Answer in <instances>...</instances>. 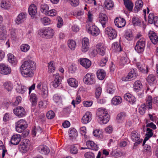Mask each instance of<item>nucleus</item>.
Returning a JSON list of instances; mask_svg holds the SVG:
<instances>
[{
    "instance_id": "nucleus-21",
    "label": "nucleus",
    "mask_w": 158,
    "mask_h": 158,
    "mask_svg": "<svg viewBox=\"0 0 158 158\" xmlns=\"http://www.w3.org/2000/svg\"><path fill=\"white\" fill-rule=\"evenodd\" d=\"M80 63L81 65L86 69L89 68L91 64V61L87 58L80 59Z\"/></svg>"
},
{
    "instance_id": "nucleus-24",
    "label": "nucleus",
    "mask_w": 158,
    "mask_h": 158,
    "mask_svg": "<svg viewBox=\"0 0 158 158\" xmlns=\"http://www.w3.org/2000/svg\"><path fill=\"white\" fill-rule=\"evenodd\" d=\"M61 77L59 76L58 73H56V74L55 78L52 82L53 86L55 88H57L61 83Z\"/></svg>"
},
{
    "instance_id": "nucleus-43",
    "label": "nucleus",
    "mask_w": 158,
    "mask_h": 158,
    "mask_svg": "<svg viewBox=\"0 0 158 158\" xmlns=\"http://www.w3.org/2000/svg\"><path fill=\"white\" fill-rule=\"evenodd\" d=\"M70 137L74 138L77 136L78 133L76 130L74 128L70 129L69 132Z\"/></svg>"
},
{
    "instance_id": "nucleus-1",
    "label": "nucleus",
    "mask_w": 158,
    "mask_h": 158,
    "mask_svg": "<svg viewBox=\"0 0 158 158\" xmlns=\"http://www.w3.org/2000/svg\"><path fill=\"white\" fill-rule=\"evenodd\" d=\"M36 68V64L32 60H29L25 61L21 65L20 72L25 77H31L33 75V70Z\"/></svg>"
},
{
    "instance_id": "nucleus-42",
    "label": "nucleus",
    "mask_w": 158,
    "mask_h": 158,
    "mask_svg": "<svg viewBox=\"0 0 158 158\" xmlns=\"http://www.w3.org/2000/svg\"><path fill=\"white\" fill-rule=\"evenodd\" d=\"M27 127V126H22L15 124V129L19 133L22 132Z\"/></svg>"
},
{
    "instance_id": "nucleus-61",
    "label": "nucleus",
    "mask_w": 158,
    "mask_h": 158,
    "mask_svg": "<svg viewBox=\"0 0 158 158\" xmlns=\"http://www.w3.org/2000/svg\"><path fill=\"white\" fill-rule=\"evenodd\" d=\"M69 2L72 6L75 7L79 5V0H69Z\"/></svg>"
},
{
    "instance_id": "nucleus-4",
    "label": "nucleus",
    "mask_w": 158,
    "mask_h": 158,
    "mask_svg": "<svg viewBox=\"0 0 158 158\" xmlns=\"http://www.w3.org/2000/svg\"><path fill=\"white\" fill-rule=\"evenodd\" d=\"M138 75L137 69L135 68H132L128 75L126 77H123L122 80L123 81H129L131 80L135 79Z\"/></svg>"
},
{
    "instance_id": "nucleus-46",
    "label": "nucleus",
    "mask_w": 158,
    "mask_h": 158,
    "mask_svg": "<svg viewBox=\"0 0 158 158\" xmlns=\"http://www.w3.org/2000/svg\"><path fill=\"white\" fill-rule=\"evenodd\" d=\"M156 79V77L152 74L149 75L147 78L148 83L149 84L154 83V81Z\"/></svg>"
},
{
    "instance_id": "nucleus-32",
    "label": "nucleus",
    "mask_w": 158,
    "mask_h": 158,
    "mask_svg": "<svg viewBox=\"0 0 158 158\" xmlns=\"http://www.w3.org/2000/svg\"><path fill=\"white\" fill-rule=\"evenodd\" d=\"M122 102V98L119 96L114 97L112 99L111 103L114 105H117L120 104Z\"/></svg>"
},
{
    "instance_id": "nucleus-10",
    "label": "nucleus",
    "mask_w": 158,
    "mask_h": 158,
    "mask_svg": "<svg viewBox=\"0 0 158 158\" xmlns=\"http://www.w3.org/2000/svg\"><path fill=\"white\" fill-rule=\"evenodd\" d=\"M14 113L19 118H22L26 115L25 109L21 106H18L13 110Z\"/></svg>"
},
{
    "instance_id": "nucleus-7",
    "label": "nucleus",
    "mask_w": 158,
    "mask_h": 158,
    "mask_svg": "<svg viewBox=\"0 0 158 158\" xmlns=\"http://www.w3.org/2000/svg\"><path fill=\"white\" fill-rule=\"evenodd\" d=\"M95 77L94 74L91 73H89L84 76L83 79V81L86 84H94L95 83Z\"/></svg>"
},
{
    "instance_id": "nucleus-52",
    "label": "nucleus",
    "mask_w": 158,
    "mask_h": 158,
    "mask_svg": "<svg viewBox=\"0 0 158 158\" xmlns=\"http://www.w3.org/2000/svg\"><path fill=\"white\" fill-rule=\"evenodd\" d=\"M38 33L40 36L46 38V28L40 29L39 30Z\"/></svg>"
},
{
    "instance_id": "nucleus-39",
    "label": "nucleus",
    "mask_w": 158,
    "mask_h": 158,
    "mask_svg": "<svg viewBox=\"0 0 158 158\" xmlns=\"http://www.w3.org/2000/svg\"><path fill=\"white\" fill-rule=\"evenodd\" d=\"M106 47L103 45H101L98 47L97 51L102 56H103L106 52Z\"/></svg>"
},
{
    "instance_id": "nucleus-20",
    "label": "nucleus",
    "mask_w": 158,
    "mask_h": 158,
    "mask_svg": "<svg viewBox=\"0 0 158 158\" xmlns=\"http://www.w3.org/2000/svg\"><path fill=\"white\" fill-rule=\"evenodd\" d=\"M29 14L32 17H34L37 13V7L34 4H31L28 8Z\"/></svg>"
},
{
    "instance_id": "nucleus-51",
    "label": "nucleus",
    "mask_w": 158,
    "mask_h": 158,
    "mask_svg": "<svg viewBox=\"0 0 158 158\" xmlns=\"http://www.w3.org/2000/svg\"><path fill=\"white\" fill-rule=\"evenodd\" d=\"M42 23L44 25H49L51 23V20L48 17H44L41 19Z\"/></svg>"
},
{
    "instance_id": "nucleus-53",
    "label": "nucleus",
    "mask_w": 158,
    "mask_h": 158,
    "mask_svg": "<svg viewBox=\"0 0 158 158\" xmlns=\"http://www.w3.org/2000/svg\"><path fill=\"white\" fill-rule=\"evenodd\" d=\"M30 46L27 44H23L21 46V50L23 52H27L30 49Z\"/></svg>"
},
{
    "instance_id": "nucleus-11",
    "label": "nucleus",
    "mask_w": 158,
    "mask_h": 158,
    "mask_svg": "<svg viewBox=\"0 0 158 158\" xmlns=\"http://www.w3.org/2000/svg\"><path fill=\"white\" fill-rule=\"evenodd\" d=\"M148 21L149 23L152 24L153 23L155 26L158 27V17L155 16L153 13H151L149 14Z\"/></svg>"
},
{
    "instance_id": "nucleus-47",
    "label": "nucleus",
    "mask_w": 158,
    "mask_h": 158,
    "mask_svg": "<svg viewBox=\"0 0 158 158\" xmlns=\"http://www.w3.org/2000/svg\"><path fill=\"white\" fill-rule=\"evenodd\" d=\"M48 72L49 73H52L54 72L55 69V67L52 61H51L48 63Z\"/></svg>"
},
{
    "instance_id": "nucleus-62",
    "label": "nucleus",
    "mask_w": 158,
    "mask_h": 158,
    "mask_svg": "<svg viewBox=\"0 0 158 158\" xmlns=\"http://www.w3.org/2000/svg\"><path fill=\"white\" fill-rule=\"evenodd\" d=\"M107 60L108 58L106 57H105V58L102 59L100 61L99 63V65L101 67L105 66Z\"/></svg>"
},
{
    "instance_id": "nucleus-27",
    "label": "nucleus",
    "mask_w": 158,
    "mask_h": 158,
    "mask_svg": "<svg viewBox=\"0 0 158 158\" xmlns=\"http://www.w3.org/2000/svg\"><path fill=\"white\" fill-rule=\"evenodd\" d=\"M126 117V114L124 112L118 114L117 116V120L118 122L122 123L125 120Z\"/></svg>"
},
{
    "instance_id": "nucleus-18",
    "label": "nucleus",
    "mask_w": 158,
    "mask_h": 158,
    "mask_svg": "<svg viewBox=\"0 0 158 158\" xmlns=\"http://www.w3.org/2000/svg\"><path fill=\"white\" fill-rule=\"evenodd\" d=\"M124 97L126 101L131 104H135L136 101L135 97L129 93H127L124 94Z\"/></svg>"
},
{
    "instance_id": "nucleus-63",
    "label": "nucleus",
    "mask_w": 158,
    "mask_h": 158,
    "mask_svg": "<svg viewBox=\"0 0 158 158\" xmlns=\"http://www.w3.org/2000/svg\"><path fill=\"white\" fill-rule=\"evenodd\" d=\"M57 20L58 21L57 27L59 28H60L62 26L63 23V19L60 17H58Z\"/></svg>"
},
{
    "instance_id": "nucleus-14",
    "label": "nucleus",
    "mask_w": 158,
    "mask_h": 158,
    "mask_svg": "<svg viewBox=\"0 0 158 158\" xmlns=\"http://www.w3.org/2000/svg\"><path fill=\"white\" fill-rule=\"evenodd\" d=\"M114 23L115 26L120 28L124 27L126 24L124 19L121 18L116 17L114 19Z\"/></svg>"
},
{
    "instance_id": "nucleus-23",
    "label": "nucleus",
    "mask_w": 158,
    "mask_h": 158,
    "mask_svg": "<svg viewBox=\"0 0 158 158\" xmlns=\"http://www.w3.org/2000/svg\"><path fill=\"white\" fill-rule=\"evenodd\" d=\"M21 141V136L19 135H13L11 138L10 143L14 145H17Z\"/></svg>"
},
{
    "instance_id": "nucleus-64",
    "label": "nucleus",
    "mask_w": 158,
    "mask_h": 158,
    "mask_svg": "<svg viewBox=\"0 0 158 158\" xmlns=\"http://www.w3.org/2000/svg\"><path fill=\"white\" fill-rule=\"evenodd\" d=\"M85 158H95L94 154L91 152H88L86 153L84 155Z\"/></svg>"
},
{
    "instance_id": "nucleus-44",
    "label": "nucleus",
    "mask_w": 158,
    "mask_h": 158,
    "mask_svg": "<svg viewBox=\"0 0 158 158\" xmlns=\"http://www.w3.org/2000/svg\"><path fill=\"white\" fill-rule=\"evenodd\" d=\"M27 89V88L23 85H19L16 89V90L18 93L23 94L24 93Z\"/></svg>"
},
{
    "instance_id": "nucleus-15",
    "label": "nucleus",
    "mask_w": 158,
    "mask_h": 158,
    "mask_svg": "<svg viewBox=\"0 0 158 158\" xmlns=\"http://www.w3.org/2000/svg\"><path fill=\"white\" fill-rule=\"evenodd\" d=\"M27 15V14L25 12H22L20 13L15 20V22L17 24H19L23 22L25 19L26 18Z\"/></svg>"
},
{
    "instance_id": "nucleus-16",
    "label": "nucleus",
    "mask_w": 158,
    "mask_h": 158,
    "mask_svg": "<svg viewBox=\"0 0 158 158\" xmlns=\"http://www.w3.org/2000/svg\"><path fill=\"white\" fill-rule=\"evenodd\" d=\"M99 21L103 28L106 27V24L108 21V18L106 14L101 13L99 15Z\"/></svg>"
},
{
    "instance_id": "nucleus-40",
    "label": "nucleus",
    "mask_w": 158,
    "mask_h": 158,
    "mask_svg": "<svg viewBox=\"0 0 158 158\" xmlns=\"http://www.w3.org/2000/svg\"><path fill=\"white\" fill-rule=\"evenodd\" d=\"M69 47L72 50H74L76 46L75 41L73 40H69L67 41Z\"/></svg>"
},
{
    "instance_id": "nucleus-8",
    "label": "nucleus",
    "mask_w": 158,
    "mask_h": 158,
    "mask_svg": "<svg viewBox=\"0 0 158 158\" xmlns=\"http://www.w3.org/2000/svg\"><path fill=\"white\" fill-rule=\"evenodd\" d=\"M105 32V34L108 35L110 40L115 39L117 36L116 31L110 27L106 28Z\"/></svg>"
},
{
    "instance_id": "nucleus-22",
    "label": "nucleus",
    "mask_w": 158,
    "mask_h": 158,
    "mask_svg": "<svg viewBox=\"0 0 158 158\" xmlns=\"http://www.w3.org/2000/svg\"><path fill=\"white\" fill-rule=\"evenodd\" d=\"M86 145L89 149L95 151H97L98 149V145L93 141L91 140L87 141L86 143Z\"/></svg>"
},
{
    "instance_id": "nucleus-36",
    "label": "nucleus",
    "mask_w": 158,
    "mask_h": 158,
    "mask_svg": "<svg viewBox=\"0 0 158 158\" xmlns=\"http://www.w3.org/2000/svg\"><path fill=\"white\" fill-rule=\"evenodd\" d=\"M104 4L106 8L108 10H110L114 6L113 2L111 0H106Z\"/></svg>"
},
{
    "instance_id": "nucleus-41",
    "label": "nucleus",
    "mask_w": 158,
    "mask_h": 158,
    "mask_svg": "<svg viewBox=\"0 0 158 158\" xmlns=\"http://www.w3.org/2000/svg\"><path fill=\"white\" fill-rule=\"evenodd\" d=\"M30 100L32 102V106H35L36 105L37 102V98L36 95L35 94H32L30 97Z\"/></svg>"
},
{
    "instance_id": "nucleus-45",
    "label": "nucleus",
    "mask_w": 158,
    "mask_h": 158,
    "mask_svg": "<svg viewBox=\"0 0 158 158\" xmlns=\"http://www.w3.org/2000/svg\"><path fill=\"white\" fill-rule=\"evenodd\" d=\"M4 88L8 91H11L13 89V85L10 82H6L3 84Z\"/></svg>"
},
{
    "instance_id": "nucleus-9",
    "label": "nucleus",
    "mask_w": 158,
    "mask_h": 158,
    "mask_svg": "<svg viewBox=\"0 0 158 158\" xmlns=\"http://www.w3.org/2000/svg\"><path fill=\"white\" fill-rule=\"evenodd\" d=\"M11 72L10 67L5 63L0 64V73L4 75H8Z\"/></svg>"
},
{
    "instance_id": "nucleus-59",
    "label": "nucleus",
    "mask_w": 158,
    "mask_h": 158,
    "mask_svg": "<svg viewBox=\"0 0 158 158\" xmlns=\"http://www.w3.org/2000/svg\"><path fill=\"white\" fill-rule=\"evenodd\" d=\"M10 5L9 3L4 1H2L1 3V7L6 9H8L9 8Z\"/></svg>"
},
{
    "instance_id": "nucleus-13",
    "label": "nucleus",
    "mask_w": 158,
    "mask_h": 158,
    "mask_svg": "<svg viewBox=\"0 0 158 158\" xmlns=\"http://www.w3.org/2000/svg\"><path fill=\"white\" fill-rule=\"evenodd\" d=\"M148 35L151 42L154 44H157L158 41V37L156 33L153 31H150Z\"/></svg>"
},
{
    "instance_id": "nucleus-38",
    "label": "nucleus",
    "mask_w": 158,
    "mask_h": 158,
    "mask_svg": "<svg viewBox=\"0 0 158 158\" xmlns=\"http://www.w3.org/2000/svg\"><path fill=\"white\" fill-rule=\"evenodd\" d=\"M112 48L114 52H119L122 51V48L120 44L118 42H114L112 44Z\"/></svg>"
},
{
    "instance_id": "nucleus-30",
    "label": "nucleus",
    "mask_w": 158,
    "mask_h": 158,
    "mask_svg": "<svg viewBox=\"0 0 158 158\" xmlns=\"http://www.w3.org/2000/svg\"><path fill=\"white\" fill-rule=\"evenodd\" d=\"M143 6V2L141 0H138L137 1L135 4V7L134 10L135 12H138L140 10Z\"/></svg>"
},
{
    "instance_id": "nucleus-37",
    "label": "nucleus",
    "mask_w": 158,
    "mask_h": 158,
    "mask_svg": "<svg viewBox=\"0 0 158 158\" xmlns=\"http://www.w3.org/2000/svg\"><path fill=\"white\" fill-rule=\"evenodd\" d=\"M49 6L45 3L41 4L40 6V10L41 12L45 15L49 10Z\"/></svg>"
},
{
    "instance_id": "nucleus-48",
    "label": "nucleus",
    "mask_w": 158,
    "mask_h": 158,
    "mask_svg": "<svg viewBox=\"0 0 158 158\" xmlns=\"http://www.w3.org/2000/svg\"><path fill=\"white\" fill-rule=\"evenodd\" d=\"M42 132V130L39 126H38L37 127H35L34 130H32V133L35 136L36 133L40 134Z\"/></svg>"
},
{
    "instance_id": "nucleus-25",
    "label": "nucleus",
    "mask_w": 158,
    "mask_h": 158,
    "mask_svg": "<svg viewBox=\"0 0 158 158\" xmlns=\"http://www.w3.org/2000/svg\"><path fill=\"white\" fill-rule=\"evenodd\" d=\"M124 36L125 38L129 41L132 40L134 38V36L132 32L130 30L126 31Z\"/></svg>"
},
{
    "instance_id": "nucleus-12",
    "label": "nucleus",
    "mask_w": 158,
    "mask_h": 158,
    "mask_svg": "<svg viewBox=\"0 0 158 158\" xmlns=\"http://www.w3.org/2000/svg\"><path fill=\"white\" fill-rule=\"evenodd\" d=\"M37 150L40 154L44 155H47L50 152L49 148L46 145H44L39 146L37 148Z\"/></svg>"
},
{
    "instance_id": "nucleus-34",
    "label": "nucleus",
    "mask_w": 158,
    "mask_h": 158,
    "mask_svg": "<svg viewBox=\"0 0 158 158\" xmlns=\"http://www.w3.org/2000/svg\"><path fill=\"white\" fill-rule=\"evenodd\" d=\"M46 38L50 39L52 38L54 35V31L50 27L46 28Z\"/></svg>"
},
{
    "instance_id": "nucleus-17",
    "label": "nucleus",
    "mask_w": 158,
    "mask_h": 158,
    "mask_svg": "<svg viewBox=\"0 0 158 158\" xmlns=\"http://www.w3.org/2000/svg\"><path fill=\"white\" fill-rule=\"evenodd\" d=\"M136 65L140 72L146 74L148 73V66L143 65L139 62H137L136 63Z\"/></svg>"
},
{
    "instance_id": "nucleus-19",
    "label": "nucleus",
    "mask_w": 158,
    "mask_h": 158,
    "mask_svg": "<svg viewBox=\"0 0 158 158\" xmlns=\"http://www.w3.org/2000/svg\"><path fill=\"white\" fill-rule=\"evenodd\" d=\"M92 114L90 112H86L81 119V122L84 124H87L91 120Z\"/></svg>"
},
{
    "instance_id": "nucleus-49",
    "label": "nucleus",
    "mask_w": 158,
    "mask_h": 158,
    "mask_svg": "<svg viewBox=\"0 0 158 158\" xmlns=\"http://www.w3.org/2000/svg\"><path fill=\"white\" fill-rule=\"evenodd\" d=\"M146 108L147 107L145 104L143 103L139 107V112L140 114L142 115L143 114L145 113Z\"/></svg>"
},
{
    "instance_id": "nucleus-58",
    "label": "nucleus",
    "mask_w": 158,
    "mask_h": 158,
    "mask_svg": "<svg viewBox=\"0 0 158 158\" xmlns=\"http://www.w3.org/2000/svg\"><path fill=\"white\" fill-rule=\"evenodd\" d=\"M132 22L135 26L139 25L141 23V21L137 17H133L132 19Z\"/></svg>"
},
{
    "instance_id": "nucleus-54",
    "label": "nucleus",
    "mask_w": 158,
    "mask_h": 158,
    "mask_svg": "<svg viewBox=\"0 0 158 158\" xmlns=\"http://www.w3.org/2000/svg\"><path fill=\"white\" fill-rule=\"evenodd\" d=\"M102 93V88L99 87L96 88L95 92V94L96 98H99L101 94Z\"/></svg>"
},
{
    "instance_id": "nucleus-56",
    "label": "nucleus",
    "mask_w": 158,
    "mask_h": 158,
    "mask_svg": "<svg viewBox=\"0 0 158 158\" xmlns=\"http://www.w3.org/2000/svg\"><path fill=\"white\" fill-rule=\"evenodd\" d=\"M54 112L52 110L48 111L46 114V116L48 119H51L53 118L55 116Z\"/></svg>"
},
{
    "instance_id": "nucleus-57",
    "label": "nucleus",
    "mask_w": 158,
    "mask_h": 158,
    "mask_svg": "<svg viewBox=\"0 0 158 158\" xmlns=\"http://www.w3.org/2000/svg\"><path fill=\"white\" fill-rule=\"evenodd\" d=\"M124 5L129 11H131L132 10L133 4L131 1L127 2V4H124Z\"/></svg>"
},
{
    "instance_id": "nucleus-26",
    "label": "nucleus",
    "mask_w": 158,
    "mask_h": 158,
    "mask_svg": "<svg viewBox=\"0 0 158 158\" xmlns=\"http://www.w3.org/2000/svg\"><path fill=\"white\" fill-rule=\"evenodd\" d=\"M143 87L141 81L139 80L136 81L133 84L134 90L135 92H138Z\"/></svg>"
},
{
    "instance_id": "nucleus-50",
    "label": "nucleus",
    "mask_w": 158,
    "mask_h": 158,
    "mask_svg": "<svg viewBox=\"0 0 158 158\" xmlns=\"http://www.w3.org/2000/svg\"><path fill=\"white\" fill-rule=\"evenodd\" d=\"M78 150L77 147L75 144L71 145L70 148V152L73 154H76L78 152Z\"/></svg>"
},
{
    "instance_id": "nucleus-60",
    "label": "nucleus",
    "mask_w": 158,
    "mask_h": 158,
    "mask_svg": "<svg viewBox=\"0 0 158 158\" xmlns=\"http://www.w3.org/2000/svg\"><path fill=\"white\" fill-rule=\"evenodd\" d=\"M15 124L27 126V122L24 119H23L19 120L18 122H16Z\"/></svg>"
},
{
    "instance_id": "nucleus-33",
    "label": "nucleus",
    "mask_w": 158,
    "mask_h": 158,
    "mask_svg": "<svg viewBox=\"0 0 158 158\" xmlns=\"http://www.w3.org/2000/svg\"><path fill=\"white\" fill-rule=\"evenodd\" d=\"M106 73L103 69L98 70L97 72L98 78L100 80H103L106 76Z\"/></svg>"
},
{
    "instance_id": "nucleus-5",
    "label": "nucleus",
    "mask_w": 158,
    "mask_h": 158,
    "mask_svg": "<svg viewBox=\"0 0 158 158\" xmlns=\"http://www.w3.org/2000/svg\"><path fill=\"white\" fill-rule=\"evenodd\" d=\"M86 28L88 33L93 36H96L99 34L100 30L99 28L95 25L87 24L86 25Z\"/></svg>"
},
{
    "instance_id": "nucleus-6",
    "label": "nucleus",
    "mask_w": 158,
    "mask_h": 158,
    "mask_svg": "<svg viewBox=\"0 0 158 158\" xmlns=\"http://www.w3.org/2000/svg\"><path fill=\"white\" fill-rule=\"evenodd\" d=\"M145 45V40L141 38L137 42L135 49L138 53H141L144 50Z\"/></svg>"
},
{
    "instance_id": "nucleus-55",
    "label": "nucleus",
    "mask_w": 158,
    "mask_h": 158,
    "mask_svg": "<svg viewBox=\"0 0 158 158\" xmlns=\"http://www.w3.org/2000/svg\"><path fill=\"white\" fill-rule=\"evenodd\" d=\"M57 14L56 11L54 9L48 10L46 15L50 16H54Z\"/></svg>"
},
{
    "instance_id": "nucleus-28",
    "label": "nucleus",
    "mask_w": 158,
    "mask_h": 158,
    "mask_svg": "<svg viewBox=\"0 0 158 158\" xmlns=\"http://www.w3.org/2000/svg\"><path fill=\"white\" fill-rule=\"evenodd\" d=\"M67 81L69 85L72 87L76 88L78 86V81L74 78H70L67 80Z\"/></svg>"
},
{
    "instance_id": "nucleus-29",
    "label": "nucleus",
    "mask_w": 158,
    "mask_h": 158,
    "mask_svg": "<svg viewBox=\"0 0 158 158\" xmlns=\"http://www.w3.org/2000/svg\"><path fill=\"white\" fill-rule=\"evenodd\" d=\"M140 135L135 131H132L131 134V138L133 141H136L139 140L140 139Z\"/></svg>"
},
{
    "instance_id": "nucleus-2",
    "label": "nucleus",
    "mask_w": 158,
    "mask_h": 158,
    "mask_svg": "<svg viewBox=\"0 0 158 158\" xmlns=\"http://www.w3.org/2000/svg\"><path fill=\"white\" fill-rule=\"evenodd\" d=\"M96 114L98 117V121L101 124H106L109 120L110 116L106 109L104 108H98Z\"/></svg>"
},
{
    "instance_id": "nucleus-35",
    "label": "nucleus",
    "mask_w": 158,
    "mask_h": 158,
    "mask_svg": "<svg viewBox=\"0 0 158 158\" xmlns=\"http://www.w3.org/2000/svg\"><path fill=\"white\" fill-rule=\"evenodd\" d=\"M41 94L43 98H45L48 96V89L46 85H42V88L41 89Z\"/></svg>"
},
{
    "instance_id": "nucleus-3",
    "label": "nucleus",
    "mask_w": 158,
    "mask_h": 158,
    "mask_svg": "<svg viewBox=\"0 0 158 158\" xmlns=\"http://www.w3.org/2000/svg\"><path fill=\"white\" fill-rule=\"evenodd\" d=\"M31 145L29 140L27 139H23L19 146V151L22 153H26L28 150Z\"/></svg>"
},
{
    "instance_id": "nucleus-31",
    "label": "nucleus",
    "mask_w": 158,
    "mask_h": 158,
    "mask_svg": "<svg viewBox=\"0 0 158 158\" xmlns=\"http://www.w3.org/2000/svg\"><path fill=\"white\" fill-rule=\"evenodd\" d=\"M8 61L9 62L13 65H16L17 62L16 58L12 54H9L8 55Z\"/></svg>"
}]
</instances>
